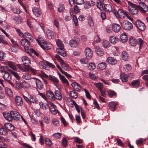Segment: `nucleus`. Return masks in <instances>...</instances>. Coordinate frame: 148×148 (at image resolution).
I'll return each mask as SVG.
<instances>
[{
    "mask_svg": "<svg viewBox=\"0 0 148 148\" xmlns=\"http://www.w3.org/2000/svg\"><path fill=\"white\" fill-rule=\"evenodd\" d=\"M56 43L58 47V48H57L56 49L57 53L63 57L66 56V53L63 51L64 47L62 41L60 39H58L56 40Z\"/></svg>",
    "mask_w": 148,
    "mask_h": 148,
    "instance_id": "nucleus-1",
    "label": "nucleus"
},
{
    "mask_svg": "<svg viewBox=\"0 0 148 148\" xmlns=\"http://www.w3.org/2000/svg\"><path fill=\"white\" fill-rule=\"evenodd\" d=\"M127 2L129 5L128 7V9L131 14L135 15L138 14V6H137L130 1H127Z\"/></svg>",
    "mask_w": 148,
    "mask_h": 148,
    "instance_id": "nucleus-2",
    "label": "nucleus"
},
{
    "mask_svg": "<svg viewBox=\"0 0 148 148\" xmlns=\"http://www.w3.org/2000/svg\"><path fill=\"white\" fill-rule=\"evenodd\" d=\"M139 5L138 9L143 13H145L148 11V7L145 4V0H137Z\"/></svg>",
    "mask_w": 148,
    "mask_h": 148,
    "instance_id": "nucleus-3",
    "label": "nucleus"
},
{
    "mask_svg": "<svg viewBox=\"0 0 148 148\" xmlns=\"http://www.w3.org/2000/svg\"><path fill=\"white\" fill-rule=\"evenodd\" d=\"M21 116L20 114L16 111H11L10 112V120L13 119L16 121H18L20 119Z\"/></svg>",
    "mask_w": 148,
    "mask_h": 148,
    "instance_id": "nucleus-4",
    "label": "nucleus"
},
{
    "mask_svg": "<svg viewBox=\"0 0 148 148\" xmlns=\"http://www.w3.org/2000/svg\"><path fill=\"white\" fill-rule=\"evenodd\" d=\"M121 25L124 29L127 30H130L133 28L132 24L127 21H124L122 22Z\"/></svg>",
    "mask_w": 148,
    "mask_h": 148,
    "instance_id": "nucleus-5",
    "label": "nucleus"
},
{
    "mask_svg": "<svg viewBox=\"0 0 148 148\" xmlns=\"http://www.w3.org/2000/svg\"><path fill=\"white\" fill-rule=\"evenodd\" d=\"M23 97L26 101L29 103H35L38 101L37 99L34 95H30L29 99L24 95H23Z\"/></svg>",
    "mask_w": 148,
    "mask_h": 148,
    "instance_id": "nucleus-6",
    "label": "nucleus"
},
{
    "mask_svg": "<svg viewBox=\"0 0 148 148\" xmlns=\"http://www.w3.org/2000/svg\"><path fill=\"white\" fill-rule=\"evenodd\" d=\"M135 25L139 30L141 31H143L145 29L146 27L144 23L139 20L136 21Z\"/></svg>",
    "mask_w": 148,
    "mask_h": 148,
    "instance_id": "nucleus-7",
    "label": "nucleus"
},
{
    "mask_svg": "<svg viewBox=\"0 0 148 148\" xmlns=\"http://www.w3.org/2000/svg\"><path fill=\"white\" fill-rule=\"evenodd\" d=\"M22 45L23 46L26 51L29 50L30 44L29 42L25 39H22L21 40Z\"/></svg>",
    "mask_w": 148,
    "mask_h": 148,
    "instance_id": "nucleus-8",
    "label": "nucleus"
},
{
    "mask_svg": "<svg viewBox=\"0 0 148 148\" xmlns=\"http://www.w3.org/2000/svg\"><path fill=\"white\" fill-rule=\"evenodd\" d=\"M38 43L41 47L43 49H45L47 47V44L42 38L40 36H38V39L37 40Z\"/></svg>",
    "mask_w": 148,
    "mask_h": 148,
    "instance_id": "nucleus-9",
    "label": "nucleus"
},
{
    "mask_svg": "<svg viewBox=\"0 0 148 148\" xmlns=\"http://www.w3.org/2000/svg\"><path fill=\"white\" fill-rule=\"evenodd\" d=\"M113 12L117 18H124L125 16L124 12L122 10L120 9L118 11L114 10Z\"/></svg>",
    "mask_w": 148,
    "mask_h": 148,
    "instance_id": "nucleus-10",
    "label": "nucleus"
},
{
    "mask_svg": "<svg viewBox=\"0 0 148 148\" xmlns=\"http://www.w3.org/2000/svg\"><path fill=\"white\" fill-rule=\"evenodd\" d=\"M85 53L86 58L87 59H90L92 56V51L89 48L87 47L86 48L85 51Z\"/></svg>",
    "mask_w": 148,
    "mask_h": 148,
    "instance_id": "nucleus-11",
    "label": "nucleus"
},
{
    "mask_svg": "<svg viewBox=\"0 0 148 148\" xmlns=\"http://www.w3.org/2000/svg\"><path fill=\"white\" fill-rule=\"evenodd\" d=\"M33 79L35 80L37 88L39 90L42 89L43 88V83L38 79L36 78L33 77Z\"/></svg>",
    "mask_w": 148,
    "mask_h": 148,
    "instance_id": "nucleus-12",
    "label": "nucleus"
},
{
    "mask_svg": "<svg viewBox=\"0 0 148 148\" xmlns=\"http://www.w3.org/2000/svg\"><path fill=\"white\" fill-rule=\"evenodd\" d=\"M15 101L16 104L18 106H21L23 104L22 98L18 96H16L15 97Z\"/></svg>",
    "mask_w": 148,
    "mask_h": 148,
    "instance_id": "nucleus-13",
    "label": "nucleus"
},
{
    "mask_svg": "<svg viewBox=\"0 0 148 148\" xmlns=\"http://www.w3.org/2000/svg\"><path fill=\"white\" fill-rule=\"evenodd\" d=\"M71 85L74 89L77 91H79L82 88L81 86L76 82H72Z\"/></svg>",
    "mask_w": 148,
    "mask_h": 148,
    "instance_id": "nucleus-14",
    "label": "nucleus"
},
{
    "mask_svg": "<svg viewBox=\"0 0 148 148\" xmlns=\"http://www.w3.org/2000/svg\"><path fill=\"white\" fill-rule=\"evenodd\" d=\"M25 65L23 66L21 64H18V67L23 72H27L29 71V65Z\"/></svg>",
    "mask_w": 148,
    "mask_h": 148,
    "instance_id": "nucleus-15",
    "label": "nucleus"
},
{
    "mask_svg": "<svg viewBox=\"0 0 148 148\" xmlns=\"http://www.w3.org/2000/svg\"><path fill=\"white\" fill-rule=\"evenodd\" d=\"M47 95L49 99L51 101L55 100V97L54 93L51 90L47 91Z\"/></svg>",
    "mask_w": 148,
    "mask_h": 148,
    "instance_id": "nucleus-16",
    "label": "nucleus"
},
{
    "mask_svg": "<svg viewBox=\"0 0 148 148\" xmlns=\"http://www.w3.org/2000/svg\"><path fill=\"white\" fill-rule=\"evenodd\" d=\"M95 5V2L91 0L90 1L86 2L84 5V7L85 9H89L91 6H93Z\"/></svg>",
    "mask_w": 148,
    "mask_h": 148,
    "instance_id": "nucleus-17",
    "label": "nucleus"
},
{
    "mask_svg": "<svg viewBox=\"0 0 148 148\" xmlns=\"http://www.w3.org/2000/svg\"><path fill=\"white\" fill-rule=\"evenodd\" d=\"M55 99L61 100L62 98V95L60 92L58 90H55L54 92Z\"/></svg>",
    "mask_w": 148,
    "mask_h": 148,
    "instance_id": "nucleus-18",
    "label": "nucleus"
},
{
    "mask_svg": "<svg viewBox=\"0 0 148 148\" xmlns=\"http://www.w3.org/2000/svg\"><path fill=\"white\" fill-rule=\"evenodd\" d=\"M97 54L99 56H102L104 53L103 50L99 47L96 46L95 48Z\"/></svg>",
    "mask_w": 148,
    "mask_h": 148,
    "instance_id": "nucleus-19",
    "label": "nucleus"
},
{
    "mask_svg": "<svg viewBox=\"0 0 148 148\" xmlns=\"http://www.w3.org/2000/svg\"><path fill=\"white\" fill-rule=\"evenodd\" d=\"M120 78L123 82H126L128 79V76L123 73H122L120 75Z\"/></svg>",
    "mask_w": 148,
    "mask_h": 148,
    "instance_id": "nucleus-20",
    "label": "nucleus"
},
{
    "mask_svg": "<svg viewBox=\"0 0 148 148\" xmlns=\"http://www.w3.org/2000/svg\"><path fill=\"white\" fill-rule=\"evenodd\" d=\"M107 62L108 64L113 65L117 63L116 60L112 57H108L107 59Z\"/></svg>",
    "mask_w": 148,
    "mask_h": 148,
    "instance_id": "nucleus-21",
    "label": "nucleus"
},
{
    "mask_svg": "<svg viewBox=\"0 0 148 148\" xmlns=\"http://www.w3.org/2000/svg\"><path fill=\"white\" fill-rule=\"evenodd\" d=\"M13 19L14 22L16 24H20L22 22V19L19 16H14Z\"/></svg>",
    "mask_w": 148,
    "mask_h": 148,
    "instance_id": "nucleus-22",
    "label": "nucleus"
},
{
    "mask_svg": "<svg viewBox=\"0 0 148 148\" xmlns=\"http://www.w3.org/2000/svg\"><path fill=\"white\" fill-rule=\"evenodd\" d=\"M112 30L114 32H119L121 29L120 26L117 24H113L112 25Z\"/></svg>",
    "mask_w": 148,
    "mask_h": 148,
    "instance_id": "nucleus-23",
    "label": "nucleus"
},
{
    "mask_svg": "<svg viewBox=\"0 0 148 148\" xmlns=\"http://www.w3.org/2000/svg\"><path fill=\"white\" fill-rule=\"evenodd\" d=\"M22 60L24 64L29 65L30 63V60L27 57L24 56L22 57Z\"/></svg>",
    "mask_w": 148,
    "mask_h": 148,
    "instance_id": "nucleus-24",
    "label": "nucleus"
},
{
    "mask_svg": "<svg viewBox=\"0 0 148 148\" xmlns=\"http://www.w3.org/2000/svg\"><path fill=\"white\" fill-rule=\"evenodd\" d=\"M104 8L105 10L107 12H110L112 11V7L109 4H105Z\"/></svg>",
    "mask_w": 148,
    "mask_h": 148,
    "instance_id": "nucleus-25",
    "label": "nucleus"
},
{
    "mask_svg": "<svg viewBox=\"0 0 148 148\" xmlns=\"http://www.w3.org/2000/svg\"><path fill=\"white\" fill-rule=\"evenodd\" d=\"M106 67V64L104 62H101L97 66V68L101 70L104 69Z\"/></svg>",
    "mask_w": 148,
    "mask_h": 148,
    "instance_id": "nucleus-26",
    "label": "nucleus"
},
{
    "mask_svg": "<svg viewBox=\"0 0 148 148\" xmlns=\"http://www.w3.org/2000/svg\"><path fill=\"white\" fill-rule=\"evenodd\" d=\"M70 102L71 103L70 104V106L71 107H73V105H74L75 107V108L78 112H80L79 106L75 102L72 100H71Z\"/></svg>",
    "mask_w": 148,
    "mask_h": 148,
    "instance_id": "nucleus-27",
    "label": "nucleus"
},
{
    "mask_svg": "<svg viewBox=\"0 0 148 148\" xmlns=\"http://www.w3.org/2000/svg\"><path fill=\"white\" fill-rule=\"evenodd\" d=\"M127 39V36L125 33H123L120 36V40L123 43L126 42Z\"/></svg>",
    "mask_w": 148,
    "mask_h": 148,
    "instance_id": "nucleus-28",
    "label": "nucleus"
},
{
    "mask_svg": "<svg viewBox=\"0 0 148 148\" xmlns=\"http://www.w3.org/2000/svg\"><path fill=\"white\" fill-rule=\"evenodd\" d=\"M130 44L132 46H135L136 45L137 41L133 37H131L129 39Z\"/></svg>",
    "mask_w": 148,
    "mask_h": 148,
    "instance_id": "nucleus-29",
    "label": "nucleus"
},
{
    "mask_svg": "<svg viewBox=\"0 0 148 148\" xmlns=\"http://www.w3.org/2000/svg\"><path fill=\"white\" fill-rule=\"evenodd\" d=\"M31 75L28 73H25L23 74L22 77L24 79L26 80H29L31 79H33V77H31Z\"/></svg>",
    "mask_w": 148,
    "mask_h": 148,
    "instance_id": "nucleus-30",
    "label": "nucleus"
},
{
    "mask_svg": "<svg viewBox=\"0 0 148 148\" xmlns=\"http://www.w3.org/2000/svg\"><path fill=\"white\" fill-rule=\"evenodd\" d=\"M119 40L118 38H117L114 36H111L110 39V42L113 44H115L118 42Z\"/></svg>",
    "mask_w": 148,
    "mask_h": 148,
    "instance_id": "nucleus-31",
    "label": "nucleus"
},
{
    "mask_svg": "<svg viewBox=\"0 0 148 148\" xmlns=\"http://www.w3.org/2000/svg\"><path fill=\"white\" fill-rule=\"evenodd\" d=\"M47 33L48 38L49 39H52L54 38L53 33L50 30L48 29L47 31Z\"/></svg>",
    "mask_w": 148,
    "mask_h": 148,
    "instance_id": "nucleus-32",
    "label": "nucleus"
},
{
    "mask_svg": "<svg viewBox=\"0 0 148 148\" xmlns=\"http://www.w3.org/2000/svg\"><path fill=\"white\" fill-rule=\"evenodd\" d=\"M28 38L29 41L32 42L33 40V38L32 36L28 32H25L23 34V37Z\"/></svg>",
    "mask_w": 148,
    "mask_h": 148,
    "instance_id": "nucleus-33",
    "label": "nucleus"
},
{
    "mask_svg": "<svg viewBox=\"0 0 148 148\" xmlns=\"http://www.w3.org/2000/svg\"><path fill=\"white\" fill-rule=\"evenodd\" d=\"M9 69L8 68V70L6 71L5 72H2L3 73H5L3 75V77L4 79L6 81L9 82V73L8 71H9Z\"/></svg>",
    "mask_w": 148,
    "mask_h": 148,
    "instance_id": "nucleus-34",
    "label": "nucleus"
},
{
    "mask_svg": "<svg viewBox=\"0 0 148 148\" xmlns=\"http://www.w3.org/2000/svg\"><path fill=\"white\" fill-rule=\"evenodd\" d=\"M109 106L111 110L114 111L116 109V104L114 102H110L109 103Z\"/></svg>",
    "mask_w": 148,
    "mask_h": 148,
    "instance_id": "nucleus-35",
    "label": "nucleus"
},
{
    "mask_svg": "<svg viewBox=\"0 0 148 148\" xmlns=\"http://www.w3.org/2000/svg\"><path fill=\"white\" fill-rule=\"evenodd\" d=\"M50 79L52 81L54 84H56L59 82V80L56 77L53 75H49Z\"/></svg>",
    "mask_w": 148,
    "mask_h": 148,
    "instance_id": "nucleus-36",
    "label": "nucleus"
},
{
    "mask_svg": "<svg viewBox=\"0 0 148 148\" xmlns=\"http://www.w3.org/2000/svg\"><path fill=\"white\" fill-rule=\"evenodd\" d=\"M70 96L72 98L75 99L77 97L78 94L75 91L73 90L70 92Z\"/></svg>",
    "mask_w": 148,
    "mask_h": 148,
    "instance_id": "nucleus-37",
    "label": "nucleus"
},
{
    "mask_svg": "<svg viewBox=\"0 0 148 148\" xmlns=\"http://www.w3.org/2000/svg\"><path fill=\"white\" fill-rule=\"evenodd\" d=\"M69 44L72 47H76L77 46V43L76 40H71L69 42Z\"/></svg>",
    "mask_w": 148,
    "mask_h": 148,
    "instance_id": "nucleus-38",
    "label": "nucleus"
},
{
    "mask_svg": "<svg viewBox=\"0 0 148 148\" xmlns=\"http://www.w3.org/2000/svg\"><path fill=\"white\" fill-rule=\"evenodd\" d=\"M122 57L123 60L127 61L128 59V56L127 53L125 51H123L122 53Z\"/></svg>",
    "mask_w": 148,
    "mask_h": 148,
    "instance_id": "nucleus-39",
    "label": "nucleus"
},
{
    "mask_svg": "<svg viewBox=\"0 0 148 148\" xmlns=\"http://www.w3.org/2000/svg\"><path fill=\"white\" fill-rule=\"evenodd\" d=\"M94 85L99 89V90H102L103 88V86L102 83L101 82L95 83H94Z\"/></svg>",
    "mask_w": 148,
    "mask_h": 148,
    "instance_id": "nucleus-40",
    "label": "nucleus"
},
{
    "mask_svg": "<svg viewBox=\"0 0 148 148\" xmlns=\"http://www.w3.org/2000/svg\"><path fill=\"white\" fill-rule=\"evenodd\" d=\"M123 69L124 71L126 72H127L131 70V66L129 64H127L123 66Z\"/></svg>",
    "mask_w": 148,
    "mask_h": 148,
    "instance_id": "nucleus-41",
    "label": "nucleus"
},
{
    "mask_svg": "<svg viewBox=\"0 0 148 148\" xmlns=\"http://www.w3.org/2000/svg\"><path fill=\"white\" fill-rule=\"evenodd\" d=\"M32 11L34 15L36 16H39L40 15V12L38 9L36 8H34L32 9Z\"/></svg>",
    "mask_w": 148,
    "mask_h": 148,
    "instance_id": "nucleus-42",
    "label": "nucleus"
},
{
    "mask_svg": "<svg viewBox=\"0 0 148 148\" xmlns=\"http://www.w3.org/2000/svg\"><path fill=\"white\" fill-rule=\"evenodd\" d=\"M103 46L104 48H107L110 47V45L109 42L106 40H104L102 42Z\"/></svg>",
    "mask_w": 148,
    "mask_h": 148,
    "instance_id": "nucleus-43",
    "label": "nucleus"
},
{
    "mask_svg": "<svg viewBox=\"0 0 148 148\" xmlns=\"http://www.w3.org/2000/svg\"><path fill=\"white\" fill-rule=\"evenodd\" d=\"M96 68L95 64L92 62H90L89 63V65L88 66V69L91 71L94 70Z\"/></svg>",
    "mask_w": 148,
    "mask_h": 148,
    "instance_id": "nucleus-44",
    "label": "nucleus"
},
{
    "mask_svg": "<svg viewBox=\"0 0 148 148\" xmlns=\"http://www.w3.org/2000/svg\"><path fill=\"white\" fill-rule=\"evenodd\" d=\"M60 65L62 66V67L65 70H68L69 69V66L68 65L65 63L64 61L61 62L60 63Z\"/></svg>",
    "mask_w": 148,
    "mask_h": 148,
    "instance_id": "nucleus-45",
    "label": "nucleus"
},
{
    "mask_svg": "<svg viewBox=\"0 0 148 148\" xmlns=\"http://www.w3.org/2000/svg\"><path fill=\"white\" fill-rule=\"evenodd\" d=\"M60 79L63 83L66 84L68 85H69L68 81L64 76H60Z\"/></svg>",
    "mask_w": 148,
    "mask_h": 148,
    "instance_id": "nucleus-46",
    "label": "nucleus"
},
{
    "mask_svg": "<svg viewBox=\"0 0 148 148\" xmlns=\"http://www.w3.org/2000/svg\"><path fill=\"white\" fill-rule=\"evenodd\" d=\"M108 94L109 97H112L113 96H116V93L114 91L112 90H110L108 91Z\"/></svg>",
    "mask_w": 148,
    "mask_h": 148,
    "instance_id": "nucleus-47",
    "label": "nucleus"
},
{
    "mask_svg": "<svg viewBox=\"0 0 148 148\" xmlns=\"http://www.w3.org/2000/svg\"><path fill=\"white\" fill-rule=\"evenodd\" d=\"M132 85L134 86H137L140 84V81L138 79H136L133 81L131 83Z\"/></svg>",
    "mask_w": 148,
    "mask_h": 148,
    "instance_id": "nucleus-48",
    "label": "nucleus"
},
{
    "mask_svg": "<svg viewBox=\"0 0 148 148\" xmlns=\"http://www.w3.org/2000/svg\"><path fill=\"white\" fill-rule=\"evenodd\" d=\"M61 134L57 132L53 134V136L54 139H58L61 136Z\"/></svg>",
    "mask_w": 148,
    "mask_h": 148,
    "instance_id": "nucleus-49",
    "label": "nucleus"
},
{
    "mask_svg": "<svg viewBox=\"0 0 148 148\" xmlns=\"http://www.w3.org/2000/svg\"><path fill=\"white\" fill-rule=\"evenodd\" d=\"M12 10L14 13L17 14H19L21 12V11L18 8H12Z\"/></svg>",
    "mask_w": 148,
    "mask_h": 148,
    "instance_id": "nucleus-50",
    "label": "nucleus"
},
{
    "mask_svg": "<svg viewBox=\"0 0 148 148\" xmlns=\"http://www.w3.org/2000/svg\"><path fill=\"white\" fill-rule=\"evenodd\" d=\"M40 108L43 109H46L48 107V105L44 103L41 102L39 103Z\"/></svg>",
    "mask_w": 148,
    "mask_h": 148,
    "instance_id": "nucleus-51",
    "label": "nucleus"
},
{
    "mask_svg": "<svg viewBox=\"0 0 148 148\" xmlns=\"http://www.w3.org/2000/svg\"><path fill=\"white\" fill-rule=\"evenodd\" d=\"M52 123L54 126H58L60 125L59 121L57 119H54L52 121Z\"/></svg>",
    "mask_w": 148,
    "mask_h": 148,
    "instance_id": "nucleus-52",
    "label": "nucleus"
},
{
    "mask_svg": "<svg viewBox=\"0 0 148 148\" xmlns=\"http://www.w3.org/2000/svg\"><path fill=\"white\" fill-rule=\"evenodd\" d=\"M7 133V130L3 128H0V134L5 135H6Z\"/></svg>",
    "mask_w": 148,
    "mask_h": 148,
    "instance_id": "nucleus-53",
    "label": "nucleus"
},
{
    "mask_svg": "<svg viewBox=\"0 0 148 148\" xmlns=\"http://www.w3.org/2000/svg\"><path fill=\"white\" fill-rule=\"evenodd\" d=\"M104 4V3H100V2H97V6L99 9L101 10H102L103 9V5Z\"/></svg>",
    "mask_w": 148,
    "mask_h": 148,
    "instance_id": "nucleus-54",
    "label": "nucleus"
},
{
    "mask_svg": "<svg viewBox=\"0 0 148 148\" xmlns=\"http://www.w3.org/2000/svg\"><path fill=\"white\" fill-rule=\"evenodd\" d=\"M11 73V74L14 76L18 80H20V77H19L18 74L16 72H13L11 70H10V73Z\"/></svg>",
    "mask_w": 148,
    "mask_h": 148,
    "instance_id": "nucleus-55",
    "label": "nucleus"
},
{
    "mask_svg": "<svg viewBox=\"0 0 148 148\" xmlns=\"http://www.w3.org/2000/svg\"><path fill=\"white\" fill-rule=\"evenodd\" d=\"M39 64L42 66L43 69L48 70H49V68L46 66V63L45 64L44 62L40 61L39 63Z\"/></svg>",
    "mask_w": 148,
    "mask_h": 148,
    "instance_id": "nucleus-56",
    "label": "nucleus"
},
{
    "mask_svg": "<svg viewBox=\"0 0 148 148\" xmlns=\"http://www.w3.org/2000/svg\"><path fill=\"white\" fill-rule=\"evenodd\" d=\"M88 23L90 27H93L94 26V23L91 17H90L88 18Z\"/></svg>",
    "mask_w": 148,
    "mask_h": 148,
    "instance_id": "nucleus-57",
    "label": "nucleus"
},
{
    "mask_svg": "<svg viewBox=\"0 0 148 148\" xmlns=\"http://www.w3.org/2000/svg\"><path fill=\"white\" fill-rule=\"evenodd\" d=\"M27 52H29L30 53H31L32 54H34L37 57L38 56H39V55L38 53L36 51L33 49H30L29 51H27Z\"/></svg>",
    "mask_w": 148,
    "mask_h": 148,
    "instance_id": "nucleus-58",
    "label": "nucleus"
},
{
    "mask_svg": "<svg viewBox=\"0 0 148 148\" xmlns=\"http://www.w3.org/2000/svg\"><path fill=\"white\" fill-rule=\"evenodd\" d=\"M10 68L14 70H16L17 69L16 65L12 62H10Z\"/></svg>",
    "mask_w": 148,
    "mask_h": 148,
    "instance_id": "nucleus-59",
    "label": "nucleus"
},
{
    "mask_svg": "<svg viewBox=\"0 0 148 148\" xmlns=\"http://www.w3.org/2000/svg\"><path fill=\"white\" fill-rule=\"evenodd\" d=\"M0 69L2 70L1 71V72H5L6 71L8 70V67L7 66H2L0 64Z\"/></svg>",
    "mask_w": 148,
    "mask_h": 148,
    "instance_id": "nucleus-60",
    "label": "nucleus"
},
{
    "mask_svg": "<svg viewBox=\"0 0 148 148\" xmlns=\"http://www.w3.org/2000/svg\"><path fill=\"white\" fill-rule=\"evenodd\" d=\"M74 141L75 142L79 144L82 143V140L80 139L79 138L77 137H74Z\"/></svg>",
    "mask_w": 148,
    "mask_h": 148,
    "instance_id": "nucleus-61",
    "label": "nucleus"
},
{
    "mask_svg": "<svg viewBox=\"0 0 148 148\" xmlns=\"http://www.w3.org/2000/svg\"><path fill=\"white\" fill-rule=\"evenodd\" d=\"M138 44L139 45V48L140 49L142 45L143 44V41L142 39L141 38H139L138 39Z\"/></svg>",
    "mask_w": 148,
    "mask_h": 148,
    "instance_id": "nucleus-62",
    "label": "nucleus"
},
{
    "mask_svg": "<svg viewBox=\"0 0 148 148\" xmlns=\"http://www.w3.org/2000/svg\"><path fill=\"white\" fill-rule=\"evenodd\" d=\"M73 10L74 12L76 13H78L80 12V9L78 7L77 5H75L73 7Z\"/></svg>",
    "mask_w": 148,
    "mask_h": 148,
    "instance_id": "nucleus-63",
    "label": "nucleus"
},
{
    "mask_svg": "<svg viewBox=\"0 0 148 148\" xmlns=\"http://www.w3.org/2000/svg\"><path fill=\"white\" fill-rule=\"evenodd\" d=\"M64 8L63 5L60 4L59 5L58 11L59 12H62L64 10Z\"/></svg>",
    "mask_w": 148,
    "mask_h": 148,
    "instance_id": "nucleus-64",
    "label": "nucleus"
}]
</instances>
